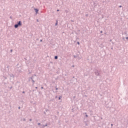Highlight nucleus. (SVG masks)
Listing matches in <instances>:
<instances>
[{"mask_svg":"<svg viewBox=\"0 0 128 128\" xmlns=\"http://www.w3.org/2000/svg\"><path fill=\"white\" fill-rule=\"evenodd\" d=\"M122 6H119V8H122Z\"/></svg>","mask_w":128,"mask_h":128,"instance_id":"15","label":"nucleus"},{"mask_svg":"<svg viewBox=\"0 0 128 128\" xmlns=\"http://www.w3.org/2000/svg\"><path fill=\"white\" fill-rule=\"evenodd\" d=\"M100 70H96L95 72V74H96V76H100Z\"/></svg>","mask_w":128,"mask_h":128,"instance_id":"2","label":"nucleus"},{"mask_svg":"<svg viewBox=\"0 0 128 128\" xmlns=\"http://www.w3.org/2000/svg\"><path fill=\"white\" fill-rule=\"evenodd\" d=\"M58 88H56V90H58Z\"/></svg>","mask_w":128,"mask_h":128,"instance_id":"23","label":"nucleus"},{"mask_svg":"<svg viewBox=\"0 0 128 128\" xmlns=\"http://www.w3.org/2000/svg\"><path fill=\"white\" fill-rule=\"evenodd\" d=\"M40 42H42V40H40Z\"/></svg>","mask_w":128,"mask_h":128,"instance_id":"16","label":"nucleus"},{"mask_svg":"<svg viewBox=\"0 0 128 128\" xmlns=\"http://www.w3.org/2000/svg\"><path fill=\"white\" fill-rule=\"evenodd\" d=\"M45 126H48V124H45V125H42V128H45Z\"/></svg>","mask_w":128,"mask_h":128,"instance_id":"4","label":"nucleus"},{"mask_svg":"<svg viewBox=\"0 0 128 128\" xmlns=\"http://www.w3.org/2000/svg\"><path fill=\"white\" fill-rule=\"evenodd\" d=\"M35 88H38V87H36Z\"/></svg>","mask_w":128,"mask_h":128,"instance_id":"26","label":"nucleus"},{"mask_svg":"<svg viewBox=\"0 0 128 128\" xmlns=\"http://www.w3.org/2000/svg\"><path fill=\"white\" fill-rule=\"evenodd\" d=\"M86 126H88V124H86Z\"/></svg>","mask_w":128,"mask_h":128,"instance_id":"31","label":"nucleus"},{"mask_svg":"<svg viewBox=\"0 0 128 128\" xmlns=\"http://www.w3.org/2000/svg\"><path fill=\"white\" fill-rule=\"evenodd\" d=\"M38 126H40V123H38Z\"/></svg>","mask_w":128,"mask_h":128,"instance_id":"12","label":"nucleus"},{"mask_svg":"<svg viewBox=\"0 0 128 128\" xmlns=\"http://www.w3.org/2000/svg\"><path fill=\"white\" fill-rule=\"evenodd\" d=\"M100 34H102V31H101V32H100Z\"/></svg>","mask_w":128,"mask_h":128,"instance_id":"18","label":"nucleus"},{"mask_svg":"<svg viewBox=\"0 0 128 128\" xmlns=\"http://www.w3.org/2000/svg\"><path fill=\"white\" fill-rule=\"evenodd\" d=\"M32 82H33V84H34V80H32Z\"/></svg>","mask_w":128,"mask_h":128,"instance_id":"7","label":"nucleus"},{"mask_svg":"<svg viewBox=\"0 0 128 128\" xmlns=\"http://www.w3.org/2000/svg\"><path fill=\"white\" fill-rule=\"evenodd\" d=\"M114 126L112 124H111V126Z\"/></svg>","mask_w":128,"mask_h":128,"instance_id":"25","label":"nucleus"},{"mask_svg":"<svg viewBox=\"0 0 128 128\" xmlns=\"http://www.w3.org/2000/svg\"><path fill=\"white\" fill-rule=\"evenodd\" d=\"M18 108H20V107H19Z\"/></svg>","mask_w":128,"mask_h":128,"instance_id":"27","label":"nucleus"},{"mask_svg":"<svg viewBox=\"0 0 128 128\" xmlns=\"http://www.w3.org/2000/svg\"><path fill=\"white\" fill-rule=\"evenodd\" d=\"M24 92H25L24 91L22 92V94H24Z\"/></svg>","mask_w":128,"mask_h":128,"instance_id":"17","label":"nucleus"},{"mask_svg":"<svg viewBox=\"0 0 128 128\" xmlns=\"http://www.w3.org/2000/svg\"><path fill=\"white\" fill-rule=\"evenodd\" d=\"M37 22H38V19H37Z\"/></svg>","mask_w":128,"mask_h":128,"instance_id":"21","label":"nucleus"},{"mask_svg":"<svg viewBox=\"0 0 128 128\" xmlns=\"http://www.w3.org/2000/svg\"><path fill=\"white\" fill-rule=\"evenodd\" d=\"M23 120H24V122H26V118H24Z\"/></svg>","mask_w":128,"mask_h":128,"instance_id":"13","label":"nucleus"},{"mask_svg":"<svg viewBox=\"0 0 128 128\" xmlns=\"http://www.w3.org/2000/svg\"><path fill=\"white\" fill-rule=\"evenodd\" d=\"M57 12H60V10H57Z\"/></svg>","mask_w":128,"mask_h":128,"instance_id":"19","label":"nucleus"},{"mask_svg":"<svg viewBox=\"0 0 128 128\" xmlns=\"http://www.w3.org/2000/svg\"><path fill=\"white\" fill-rule=\"evenodd\" d=\"M72 66V68H74V66Z\"/></svg>","mask_w":128,"mask_h":128,"instance_id":"22","label":"nucleus"},{"mask_svg":"<svg viewBox=\"0 0 128 128\" xmlns=\"http://www.w3.org/2000/svg\"><path fill=\"white\" fill-rule=\"evenodd\" d=\"M34 10H35L36 14H38V9H36V8H35V9H34Z\"/></svg>","mask_w":128,"mask_h":128,"instance_id":"3","label":"nucleus"},{"mask_svg":"<svg viewBox=\"0 0 128 128\" xmlns=\"http://www.w3.org/2000/svg\"><path fill=\"white\" fill-rule=\"evenodd\" d=\"M85 114H86V112H85Z\"/></svg>","mask_w":128,"mask_h":128,"instance_id":"29","label":"nucleus"},{"mask_svg":"<svg viewBox=\"0 0 128 128\" xmlns=\"http://www.w3.org/2000/svg\"><path fill=\"white\" fill-rule=\"evenodd\" d=\"M77 44H78L80 45V42H77Z\"/></svg>","mask_w":128,"mask_h":128,"instance_id":"10","label":"nucleus"},{"mask_svg":"<svg viewBox=\"0 0 128 128\" xmlns=\"http://www.w3.org/2000/svg\"><path fill=\"white\" fill-rule=\"evenodd\" d=\"M41 88H42V89H43V88H44V87H41Z\"/></svg>","mask_w":128,"mask_h":128,"instance_id":"20","label":"nucleus"},{"mask_svg":"<svg viewBox=\"0 0 128 128\" xmlns=\"http://www.w3.org/2000/svg\"><path fill=\"white\" fill-rule=\"evenodd\" d=\"M54 59L55 60H58V56H54Z\"/></svg>","mask_w":128,"mask_h":128,"instance_id":"6","label":"nucleus"},{"mask_svg":"<svg viewBox=\"0 0 128 128\" xmlns=\"http://www.w3.org/2000/svg\"><path fill=\"white\" fill-rule=\"evenodd\" d=\"M60 98H62V96H59L58 97V100H60Z\"/></svg>","mask_w":128,"mask_h":128,"instance_id":"8","label":"nucleus"},{"mask_svg":"<svg viewBox=\"0 0 128 128\" xmlns=\"http://www.w3.org/2000/svg\"><path fill=\"white\" fill-rule=\"evenodd\" d=\"M36 74H34V76H36Z\"/></svg>","mask_w":128,"mask_h":128,"instance_id":"30","label":"nucleus"},{"mask_svg":"<svg viewBox=\"0 0 128 128\" xmlns=\"http://www.w3.org/2000/svg\"><path fill=\"white\" fill-rule=\"evenodd\" d=\"M10 52H12V50H10Z\"/></svg>","mask_w":128,"mask_h":128,"instance_id":"14","label":"nucleus"},{"mask_svg":"<svg viewBox=\"0 0 128 128\" xmlns=\"http://www.w3.org/2000/svg\"><path fill=\"white\" fill-rule=\"evenodd\" d=\"M110 42H112V40H110Z\"/></svg>","mask_w":128,"mask_h":128,"instance_id":"28","label":"nucleus"},{"mask_svg":"<svg viewBox=\"0 0 128 128\" xmlns=\"http://www.w3.org/2000/svg\"><path fill=\"white\" fill-rule=\"evenodd\" d=\"M30 122H32V119H30Z\"/></svg>","mask_w":128,"mask_h":128,"instance_id":"24","label":"nucleus"},{"mask_svg":"<svg viewBox=\"0 0 128 128\" xmlns=\"http://www.w3.org/2000/svg\"><path fill=\"white\" fill-rule=\"evenodd\" d=\"M86 118H88V114H86Z\"/></svg>","mask_w":128,"mask_h":128,"instance_id":"11","label":"nucleus"},{"mask_svg":"<svg viewBox=\"0 0 128 128\" xmlns=\"http://www.w3.org/2000/svg\"><path fill=\"white\" fill-rule=\"evenodd\" d=\"M22 21H19L18 22L17 24H16L14 26V27L15 28H18V26H22Z\"/></svg>","mask_w":128,"mask_h":128,"instance_id":"1","label":"nucleus"},{"mask_svg":"<svg viewBox=\"0 0 128 128\" xmlns=\"http://www.w3.org/2000/svg\"><path fill=\"white\" fill-rule=\"evenodd\" d=\"M30 78V80H33V79H32V77Z\"/></svg>","mask_w":128,"mask_h":128,"instance_id":"9","label":"nucleus"},{"mask_svg":"<svg viewBox=\"0 0 128 128\" xmlns=\"http://www.w3.org/2000/svg\"><path fill=\"white\" fill-rule=\"evenodd\" d=\"M58 20H56V23L55 24V26H58Z\"/></svg>","mask_w":128,"mask_h":128,"instance_id":"5","label":"nucleus"}]
</instances>
